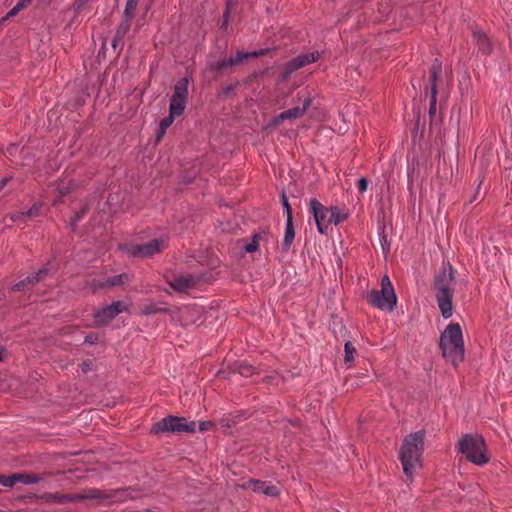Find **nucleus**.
Returning a JSON list of instances; mask_svg holds the SVG:
<instances>
[{"label": "nucleus", "instance_id": "obj_1", "mask_svg": "<svg viewBox=\"0 0 512 512\" xmlns=\"http://www.w3.org/2000/svg\"><path fill=\"white\" fill-rule=\"evenodd\" d=\"M425 432L423 430L407 435L402 442L399 459L403 472L412 480L413 476L422 467V453L424 449Z\"/></svg>", "mask_w": 512, "mask_h": 512}, {"label": "nucleus", "instance_id": "obj_2", "mask_svg": "<svg viewBox=\"0 0 512 512\" xmlns=\"http://www.w3.org/2000/svg\"><path fill=\"white\" fill-rule=\"evenodd\" d=\"M440 348L444 358L454 366H457L464 360V341L462 330L458 323H450L442 332Z\"/></svg>", "mask_w": 512, "mask_h": 512}, {"label": "nucleus", "instance_id": "obj_3", "mask_svg": "<svg viewBox=\"0 0 512 512\" xmlns=\"http://www.w3.org/2000/svg\"><path fill=\"white\" fill-rule=\"evenodd\" d=\"M458 450L475 465H484L489 461L485 441L480 435H464L458 443Z\"/></svg>", "mask_w": 512, "mask_h": 512}, {"label": "nucleus", "instance_id": "obj_4", "mask_svg": "<svg viewBox=\"0 0 512 512\" xmlns=\"http://www.w3.org/2000/svg\"><path fill=\"white\" fill-rule=\"evenodd\" d=\"M367 301L380 310L388 312L394 310L397 304V296L387 275L381 279V290H371L367 294Z\"/></svg>", "mask_w": 512, "mask_h": 512}, {"label": "nucleus", "instance_id": "obj_5", "mask_svg": "<svg viewBox=\"0 0 512 512\" xmlns=\"http://www.w3.org/2000/svg\"><path fill=\"white\" fill-rule=\"evenodd\" d=\"M453 279V275L451 270L450 271H444L442 275H439L437 277L436 281V289H437V302L439 309L441 311V314L444 318H449L452 316L453 313V306H452V297L453 292L450 287V282Z\"/></svg>", "mask_w": 512, "mask_h": 512}, {"label": "nucleus", "instance_id": "obj_6", "mask_svg": "<svg viewBox=\"0 0 512 512\" xmlns=\"http://www.w3.org/2000/svg\"><path fill=\"white\" fill-rule=\"evenodd\" d=\"M196 422L187 421L184 417L168 416L155 423L151 429L153 433L161 432H195Z\"/></svg>", "mask_w": 512, "mask_h": 512}, {"label": "nucleus", "instance_id": "obj_7", "mask_svg": "<svg viewBox=\"0 0 512 512\" xmlns=\"http://www.w3.org/2000/svg\"><path fill=\"white\" fill-rule=\"evenodd\" d=\"M187 94L188 79L183 78L176 83L174 93L170 101L169 112L172 116H180L184 112Z\"/></svg>", "mask_w": 512, "mask_h": 512}, {"label": "nucleus", "instance_id": "obj_8", "mask_svg": "<svg viewBox=\"0 0 512 512\" xmlns=\"http://www.w3.org/2000/svg\"><path fill=\"white\" fill-rule=\"evenodd\" d=\"M310 212L313 214L320 234H326L328 227L331 225V210L325 207L316 199L310 201Z\"/></svg>", "mask_w": 512, "mask_h": 512}, {"label": "nucleus", "instance_id": "obj_9", "mask_svg": "<svg viewBox=\"0 0 512 512\" xmlns=\"http://www.w3.org/2000/svg\"><path fill=\"white\" fill-rule=\"evenodd\" d=\"M165 241L163 239H152L146 244L143 245H130L124 247V250L127 253L133 256H151L157 252H159L164 247Z\"/></svg>", "mask_w": 512, "mask_h": 512}, {"label": "nucleus", "instance_id": "obj_10", "mask_svg": "<svg viewBox=\"0 0 512 512\" xmlns=\"http://www.w3.org/2000/svg\"><path fill=\"white\" fill-rule=\"evenodd\" d=\"M126 305L122 301L113 302L110 305L98 310L95 313V323L97 325H104L114 319L119 313L126 310Z\"/></svg>", "mask_w": 512, "mask_h": 512}, {"label": "nucleus", "instance_id": "obj_11", "mask_svg": "<svg viewBox=\"0 0 512 512\" xmlns=\"http://www.w3.org/2000/svg\"><path fill=\"white\" fill-rule=\"evenodd\" d=\"M319 57L318 52H310L301 54L294 59H292L290 62H288L284 68L283 71V78H287L291 73H293L295 70L300 69L310 63H313L317 61Z\"/></svg>", "mask_w": 512, "mask_h": 512}, {"label": "nucleus", "instance_id": "obj_12", "mask_svg": "<svg viewBox=\"0 0 512 512\" xmlns=\"http://www.w3.org/2000/svg\"><path fill=\"white\" fill-rule=\"evenodd\" d=\"M442 64L438 59H435L432 63L430 70V79H431V95H430V108L429 113L434 114L436 112V97H437V86L436 81L441 73Z\"/></svg>", "mask_w": 512, "mask_h": 512}, {"label": "nucleus", "instance_id": "obj_13", "mask_svg": "<svg viewBox=\"0 0 512 512\" xmlns=\"http://www.w3.org/2000/svg\"><path fill=\"white\" fill-rule=\"evenodd\" d=\"M100 497V494L96 490L89 491L85 494H72V495H62V494H50L47 496L48 500L57 502V503H64V502H76L83 499H92V498H98Z\"/></svg>", "mask_w": 512, "mask_h": 512}, {"label": "nucleus", "instance_id": "obj_14", "mask_svg": "<svg viewBox=\"0 0 512 512\" xmlns=\"http://www.w3.org/2000/svg\"><path fill=\"white\" fill-rule=\"evenodd\" d=\"M311 105V99H305L301 107H294L280 113L275 119L274 124H279L281 121L286 119H296L301 117Z\"/></svg>", "mask_w": 512, "mask_h": 512}, {"label": "nucleus", "instance_id": "obj_15", "mask_svg": "<svg viewBox=\"0 0 512 512\" xmlns=\"http://www.w3.org/2000/svg\"><path fill=\"white\" fill-rule=\"evenodd\" d=\"M264 54V51L263 50H259V51H254L253 53H243V52H238L235 56H231L228 60V62H225L223 61L222 63H219L217 68L218 69H222L226 66H234V65H237L239 63H241L244 59L248 58V57H258V56H261Z\"/></svg>", "mask_w": 512, "mask_h": 512}, {"label": "nucleus", "instance_id": "obj_16", "mask_svg": "<svg viewBox=\"0 0 512 512\" xmlns=\"http://www.w3.org/2000/svg\"><path fill=\"white\" fill-rule=\"evenodd\" d=\"M194 284H195V280L193 277L184 276V275L178 276L170 282V286L175 291H178V292H184V291L188 290L189 288L193 287Z\"/></svg>", "mask_w": 512, "mask_h": 512}, {"label": "nucleus", "instance_id": "obj_17", "mask_svg": "<svg viewBox=\"0 0 512 512\" xmlns=\"http://www.w3.org/2000/svg\"><path fill=\"white\" fill-rule=\"evenodd\" d=\"M251 488L253 491L263 493L267 496H276L279 493V488L267 482L251 481Z\"/></svg>", "mask_w": 512, "mask_h": 512}, {"label": "nucleus", "instance_id": "obj_18", "mask_svg": "<svg viewBox=\"0 0 512 512\" xmlns=\"http://www.w3.org/2000/svg\"><path fill=\"white\" fill-rule=\"evenodd\" d=\"M47 274V269L43 268L40 269L37 274L33 277H26L25 279L19 281L15 286L13 287L14 290H22L28 288L29 285L34 284L35 282L40 281L43 279V277Z\"/></svg>", "mask_w": 512, "mask_h": 512}, {"label": "nucleus", "instance_id": "obj_19", "mask_svg": "<svg viewBox=\"0 0 512 512\" xmlns=\"http://www.w3.org/2000/svg\"><path fill=\"white\" fill-rule=\"evenodd\" d=\"M295 238V231L292 222V213L289 212V215L286 219V227H285V235L283 240V245L285 249H288L292 244Z\"/></svg>", "mask_w": 512, "mask_h": 512}, {"label": "nucleus", "instance_id": "obj_20", "mask_svg": "<svg viewBox=\"0 0 512 512\" xmlns=\"http://www.w3.org/2000/svg\"><path fill=\"white\" fill-rule=\"evenodd\" d=\"M474 39L480 51H482L483 53H488L490 51L489 39L483 32H474Z\"/></svg>", "mask_w": 512, "mask_h": 512}, {"label": "nucleus", "instance_id": "obj_21", "mask_svg": "<svg viewBox=\"0 0 512 512\" xmlns=\"http://www.w3.org/2000/svg\"><path fill=\"white\" fill-rule=\"evenodd\" d=\"M330 210L332 216L331 224L338 225L348 217V214L345 212V210L339 208L338 206L330 207Z\"/></svg>", "mask_w": 512, "mask_h": 512}, {"label": "nucleus", "instance_id": "obj_22", "mask_svg": "<svg viewBox=\"0 0 512 512\" xmlns=\"http://www.w3.org/2000/svg\"><path fill=\"white\" fill-rule=\"evenodd\" d=\"M344 362L348 367H351L354 362V354L356 353V349L350 341H347L344 345Z\"/></svg>", "mask_w": 512, "mask_h": 512}, {"label": "nucleus", "instance_id": "obj_23", "mask_svg": "<svg viewBox=\"0 0 512 512\" xmlns=\"http://www.w3.org/2000/svg\"><path fill=\"white\" fill-rule=\"evenodd\" d=\"M38 477L35 475L16 473V483L34 484L38 482Z\"/></svg>", "mask_w": 512, "mask_h": 512}, {"label": "nucleus", "instance_id": "obj_24", "mask_svg": "<svg viewBox=\"0 0 512 512\" xmlns=\"http://www.w3.org/2000/svg\"><path fill=\"white\" fill-rule=\"evenodd\" d=\"M264 236H266L265 232L254 235L253 240L244 246V250L249 253L256 251L259 240Z\"/></svg>", "mask_w": 512, "mask_h": 512}, {"label": "nucleus", "instance_id": "obj_25", "mask_svg": "<svg viewBox=\"0 0 512 512\" xmlns=\"http://www.w3.org/2000/svg\"><path fill=\"white\" fill-rule=\"evenodd\" d=\"M128 280H129L128 274H120V275L110 278L106 284L108 286H119V285L124 284Z\"/></svg>", "mask_w": 512, "mask_h": 512}, {"label": "nucleus", "instance_id": "obj_26", "mask_svg": "<svg viewBox=\"0 0 512 512\" xmlns=\"http://www.w3.org/2000/svg\"><path fill=\"white\" fill-rule=\"evenodd\" d=\"M31 0H19V2L8 12L7 17H14L21 11Z\"/></svg>", "mask_w": 512, "mask_h": 512}, {"label": "nucleus", "instance_id": "obj_27", "mask_svg": "<svg viewBox=\"0 0 512 512\" xmlns=\"http://www.w3.org/2000/svg\"><path fill=\"white\" fill-rule=\"evenodd\" d=\"M175 117L176 116H172V114L169 112V116L164 118L160 122V135L159 136H162L165 133L166 129L173 123Z\"/></svg>", "mask_w": 512, "mask_h": 512}, {"label": "nucleus", "instance_id": "obj_28", "mask_svg": "<svg viewBox=\"0 0 512 512\" xmlns=\"http://www.w3.org/2000/svg\"><path fill=\"white\" fill-rule=\"evenodd\" d=\"M0 484L5 487H12L16 484V474L10 476H0Z\"/></svg>", "mask_w": 512, "mask_h": 512}, {"label": "nucleus", "instance_id": "obj_29", "mask_svg": "<svg viewBox=\"0 0 512 512\" xmlns=\"http://www.w3.org/2000/svg\"><path fill=\"white\" fill-rule=\"evenodd\" d=\"M239 373L242 376L249 377V376L253 375L254 368L251 365H249V364L242 363L239 366Z\"/></svg>", "mask_w": 512, "mask_h": 512}, {"label": "nucleus", "instance_id": "obj_30", "mask_svg": "<svg viewBox=\"0 0 512 512\" xmlns=\"http://www.w3.org/2000/svg\"><path fill=\"white\" fill-rule=\"evenodd\" d=\"M41 207H42V204L40 202H36L34 203L27 211H26V214H27V217L28 218H31V217H34V216H37L39 215L40 213V210H41Z\"/></svg>", "mask_w": 512, "mask_h": 512}, {"label": "nucleus", "instance_id": "obj_31", "mask_svg": "<svg viewBox=\"0 0 512 512\" xmlns=\"http://www.w3.org/2000/svg\"><path fill=\"white\" fill-rule=\"evenodd\" d=\"M10 219L14 223H23L28 219V217H27L26 211L25 212L23 211V212H16V213L11 214Z\"/></svg>", "mask_w": 512, "mask_h": 512}, {"label": "nucleus", "instance_id": "obj_32", "mask_svg": "<svg viewBox=\"0 0 512 512\" xmlns=\"http://www.w3.org/2000/svg\"><path fill=\"white\" fill-rule=\"evenodd\" d=\"M136 6H137V1L136 0H127V4H126V8H125V13L127 15V17H132V14L134 12V10L136 9Z\"/></svg>", "mask_w": 512, "mask_h": 512}, {"label": "nucleus", "instance_id": "obj_33", "mask_svg": "<svg viewBox=\"0 0 512 512\" xmlns=\"http://www.w3.org/2000/svg\"><path fill=\"white\" fill-rule=\"evenodd\" d=\"M357 186L359 192L364 193L368 188V181L366 180V178L362 177L358 180Z\"/></svg>", "mask_w": 512, "mask_h": 512}, {"label": "nucleus", "instance_id": "obj_34", "mask_svg": "<svg viewBox=\"0 0 512 512\" xmlns=\"http://www.w3.org/2000/svg\"><path fill=\"white\" fill-rule=\"evenodd\" d=\"M121 496L119 497V499H127V498H130V499H135L138 497V495H134L132 494V492H129L127 490H124V491H121L120 492Z\"/></svg>", "mask_w": 512, "mask_h": 512}, {"label": "nucleus", "instance_id": "obj_35", "mask_svg": "<svg viewBox=\"0 0 512 512\" xmlns=\"http://www.w3.org/2000/svg\"><path fill=\"white\" fill-rule=\"evenodd\" d=\"M281 200H282L283 207L286 210V214L288 216L289 212H291L290 206H289V203H288V199H287V197L284 194H282Z\"/></svg>", "mask_w": 512, "mask_h": 512}, {"label": "nucleus", "instance_id": "obj_36", "mask_svg": "<svg viewBox=\"0 0 512 512\" xmlns=\"http://www.w3.org/2000/svg\"><path fill=\"white\" fill-rule=\"evenodd\" d=\"M98 340H99V336H98V335H87V336L85 337V342H86V343H89V344H94V343H96Z\"/></svg>", "mask_w": 512, "mask_h": 512}, {"label": "nucleus", "instance_id": "obj_37", "mask_svg": "<svg viewBox=\"0 0 512 512\" xmlns=\"http://www.w3.org/2000/svg\"><path fill=\"white\" fill-rule=\"evenodd\" d=\"M211 426H212L211 422H201L200 425H199V430L200 431H207V430L210 429Z\"/></svg>", "mask_w": 512, "mask_h": 512}, {"label": "nucleus", "instance_id": "obj_38", "mask_svg": "<svg viewBox=\"0 0 512 512\" xmlns=\"http://www.w3.org/2000/svg\"><path fill=\"white\" fill-rule=\"evenodd\" d=\"M81 369L83 372H87L89 371L91 368H90V364L89 363H86L84 362L82 365H81Z\"/></svg>", "mask_w": 512, "mask_h": 512}, {"label": "nucleus", "instance_id": "obj_39", "mask_svg": "<svg viewBox=\"0 0 512 512\" xmlns=\"http://www.w3.org/2000/svg\"><path fill=\"white\" fill-rule=\"evenodd\" d=\"M8 181H9V178H3V179L0 180V190L3 189L6 186Z\"/></svg>", "mask_w": 512, "mask_h": 512}, {"label": "nucleus", "instance_id": "obj_40", "mask_svg": "<svg viewBox=\"0 0 512 512\" xmlns=\"http://www.w3.org/2000/svg\"><path fill=\"white\" fill-rule=\"evenodd\" d=\"M79 220H80V216H79V215H77V216H76V218L74 219V221H73V223H72V224L74 225V224H75L77 221H79Z\"/></svg>", "mask_w": 512, "mask_h": 512}, {"label": "nucleus", "instance_id": "obj_41", "mask_svg": "<svg viewBox=\"0 0 512 512\" xmlns=\"http://www.w3.org/2000/svg\"><path fill=\"white\" fill-rule=\"evenodd\" d=\"M4 350L2 348H0V361L2 360V354H3Z\"/></svg>", "mask_w": 512, "mask_h": 512}, {"label": "nucleus", "instance_id": "obj_42", "mask_svg": "<svg viewBox=\"0 0 512 512\" xmlns=\"http://www.w3.org/2000/svg\"><path fill=\"white\" fill-rule=\"evenodd\" d=\"M59 192H60V194H65L66 193V191H64V189H62V188H59Z\"/></svg>", "mask_w": 512, "mask_h": 512}, {"label": "nucleus", "instance_id": "obj_43", "mask_svg": "<svg viewBox=\"0 0 512 512\" xmlns=\"http://www.w3.org/2000/svg\"><path fill=\"white\" fill-rule=\"evenodd\" d=\"M184 323L189 324V323H192V321H189L188 319L184 318Z\"/></svg>", "mask_w": 512, "mask_h": 512}, {"label": "nucleus", "instance_id": "obj_44", "mask_svg": "<svg viewBox=\"0 0 512 512\" xmlns=\"http://www.w3.org/2000/svg\"><path fill=\"white\" fill-rule=\"evenodd\" d=\"M189 312V309H185L183 312H182V315L184 316L185 314H187Z\"/></svg>", "mask_w": 512, "mask_h": 512}]
</instances>
